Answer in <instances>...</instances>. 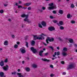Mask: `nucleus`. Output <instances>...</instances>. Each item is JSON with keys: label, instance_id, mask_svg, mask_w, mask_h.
Wrapping results in <instances>:
<instances>
[{"label": "nucleus", "instance_id": "nucleus-1", "mask_svg": "<svg viewBox=\"0 0 77 77\" xmlns=\"http://www.w3.org/2000/svg\"><path fill=\"white\" fill-rule=\"evenodd\" d=\"M47 38H48L46 39L45 41L46 43H47V44H48L49 43V42H48V41L49 42H53V41H54V38H53L51 37V39H50L49 37H48Z\"/></svg>", "mask_w": 77, "mask_h": 77}, {"label": "nucleus", "instance_id": "nucleus-2", "mask_svg": "<svg viewBox=\"0 0 77 77\" xmlns=\"http://www.w3.org/2000/svg\"><path fill=\"white\" fill-rule=\"evenodd\" d=\"M74 68V64L72 63L68 65L67 68L66 69L67 70L70 69H72Z\"/></svg>", "mask_w": 77, "mask_h": 77}, {"label": "nucleus", "instance_id": "nucleus-3", "mask_svg": "<svg viewBox=\"0 0 77 77\" xmlns=\"http://www.w3.org/2000/svg\"><path fill=\"white\" fill-rule=\"evenodd\" d=\"M54 5V4L53 3H51V4H49V6L51 7H49L48 8H49V10H53L54 9L55 7L54 6H53Z\"/></svg>", "mask_w": 77, "mask_h": 77}, {"label": "nucleus", "instance_id": "nucleus-4", "mask_svg": "<svg viewBox=\"0 0 77 77\" xmlns=\"http://www.w3.org/2000/svg\"><path fill=\"white\" fill-rule=\"evenodd\" d=\"M30 50L32 51L33 53H34V54L37 53V50H36V49H35V48L33 47H31Z\"/></svg>", "mask_w": 77, "mask_h": 77}, {"label": "nucleus", "instance_id": "nucleus-5", "mask_svg": "<svg viewBox=\"0 0 77 77\" xmlns=\"http://www.w3.org/2000/svg\"><path fill=\"white\" fill-rule=\"evenodd\" d=\"M2 68L4 71H7V70L9 69V66L8 65H6V66H4Z\"/></svg>", "mask_w": 77, "mask_h": 77}, {"label": "nucleus", "instance_id": "nucleus-6", "mask_svg": "<svg viewBox=\"0 0 77 77\" xmlns=\"http://www.w3.org/2000/svg\"><path fill=\"white\" fill-rule=\"evenodd\" d=\"M42 38L43 39H44L45 38L43 36L42 37H40L39 36H38L36 38H35L34 40H36V39H38V40H42Z\"/></svg>", "mask_w": 77, "mask_h": 77}, {"label": "nucleus", "instance_id": "nucleus-7", "mask_svg": "<svg viewBox=\"0 0 77 77\" xmlns=\"http://www.w3.org/2000/svg\"><path fill=\"white\" fill-rule=\"evenodd\" d=\"M48 30H49V31H53V30H55V28L54 27H50L48 28Z\"/></svg>", "mask_w": 77, "mask_h": 77}, {"label": "nucleus", "instance_id": "nucleus-8", "mask_svg": "<svg viewBox=\"0 0 77 77\" xmlns=\"http://www.w3.org/2000/svg\"><path fill=\"white\" fill-rule=\"evenodd\" d=\"M5 65V63L3 60H2L0 62V66H3Z\"/></svg>", "mask_w": 77, "mask_h": 77}, {"label": "nucleus", "instance_id": "nucleus-9", "mask_svg": "<svg viewBox=\"0 0 77 77\" xmlns=\"http://www.w3.org/2000/svg\"><path fill=\"white\" fill-rule=\"evenodd\" d=\"M41 24L43 26V27H46L47 25V23L45 22L42 21L41 23Z\"/></svg>", "mask_w": 77, "mask_h": 77}, {"label": "nucleus", "instance_id": "nucleus-10", "mask_svg": "<svg viewBox=\"0 0 77 77\" xmlns=\"http://www.w3.org/2000/svg\"><path fill=\"white\" fill-rule=\"evenodd\" d=\"M44 52V51H41L39 52V55L40 56H43V55L42 54V53H43V52Z\"/></svg>", "mask_w": 77, "mask_h": 77}, {"label": "nucleus", "instance_id": "nucleus-11", "mask_svg": "<svg viewBox=\"0 0 77 77\" xmlns=\"http://www.w3.org/2000/svg\"><path fill=\"white\" fill-rule=\"evenodd\" d=\"M23 5L25 6H30V5H31V3H28L26 4H23Z\"/></svg>", "mask_w": 77, "mask_h": 77}, {"label": "nucleus", "instance_id": "nucleus-12", "mask_svg": "<svg viewBox=\"0 0 77 77\" xmlns=\"http://www.w3.org/2000/svg\"><path fill=\"white\" fill-rule=\"evenodd\" d=\"M4 45H8V41L7 40H5L4 42Z\"/></svg>", "mask_w": 77, "mask_h": 77}, {"label": "nucleus", "instance_id": "nucleus-13", "mask_svg": "<svg viewBox=\"0 0 77 77\" xmlns=\"http://www.w3.org/2000/svg\"><path fill=\"white\" fill-rule=\"evenodd\" d=\"M35 44V42L33 40H32V42H31V45L32 46H34Z\"/></svg>", "mask_w": 77, "mask_h": 77}, {"label": "nucleus", "instance_id": "nucleus-14", "mask_svg": "<svg viewBox=\"0 0 77 77\" xmlns=\"http://www.w3.org/2000/svg\"><path fill=\"white\" fill-rule=\"evenodd\" d=\"M59 13L60 14H63V10H59Z\"/></svg>", "mask_w": 77, "mask_h": 77}, {"label": "nucleus", "instance_id": "nucleus-15", "mask_svg": "<svg viewBox=\"0 0 77 77\" xmlns=\"http://www.w3.org/2000/svg\"><path fill=\"white\" fill-rule=\"evenodd\" d=\"M42 60L44 61V62H50V60H48L46 59H43L42 58Z\"/></svg>", "mask_w": 77, "mask_h": 77}, {"label": "nucleus", "instance_id": "nucleus-16", "mask_svg": "<svg viewBox=\"0 0 77 77\" xmlns=\"http://www.w3.org/2000/svg\"><path fill=\"white\" fill-rule=\"evenodd\" d=\"M67 18H70L72 17V15H70V14H68L67 16Z\"/></svg>", "mask_w": 77, "mask_h": 77}, {"label": "nucleus", "instance_id": "nucleus-17", "mask_svg": "<svg viewBox=\"0 0 77 77\" xmlns=\"http://www.w3.org/2000/svg\"><path fill=\"white\" fill-rule=\"evenodd\" d=\"M21 52L22 53L24 54V53H26V50H25V49H22L21 50Z\"/></svg>", "mask_w": 77, "mask_h": 77}, {"label": "nucleus", "instance_id": "nucleus-18", "mask_svg": "<svg viewBox=\"0 0 77 77\" xmlns=\"http://www.w3.org/2000/svg\"><path fill=\"white\" fill-rule=\"evenodd\" d=\"M0 76L1 77H3V76H4V73L3 72H0Z\"/></svg>", "mask_w": 77, "mask_h": 77}, {"label": "nucleus", "instance_id": "nucleus-19", "mask_svg": "<svg viewBox=\"0 0 77 77\" xmlns=\"http://www.w3.org/2000/svg\"><path fill=\"white\" fill-rule=\"evenodd\" d=\"M69 42L70 43H73V39H70L69 40Z\"/></svg>", "mask_w": 77, "mask_h": 77}, {"label": "nucleus", "instance_id": "nucleus-20", "mask_svg": "<svg viewBox=\"0 0 77 77\" xmlns=\"http://www.w3.org/2000/svg\"><path fill=\"white\" fill-rule=\"evenodd\" d=\"M26 71H27V72H29L30 71V68H26Z\"/></svg>", "mask_w": 77, "mask_h": 77}, {"label": "nucleus", "instance_id": "nucleus-21", "mask_svg": "<svg viewBox=\"0 0 77 77\" xmlns=\"http://www.w3.org/2000/svg\"><path fill=\"white\" fill-rule=\"evenodd\" d=\"M59 23L60 25H63V22L62 21H60V22H59Z\"/></svg>", "mask_w": 77, "mask_h": 77}, {"label": "nucleus", "instance_id": "nucleus-22", "mask_svg": "<svg viewBox=\"0 0 77 77\" xmlns=\"http://www.w3.org/2000/svg\"><path fill=\"white\" fill-rule=\"evenodd\" d=\"M68 50V49L66 48H64L63 49V51H66Z\"/></svg>", "mask_w": 77, "mask_h": 77}, {"label": "nucleus", "instance_id": "nucleus-23", "mask_svg": "<svg viewBox=\"0 0 77 77\" xmlns=\"http://www.w3.org/2000/svg\"><path fill=\"white\" fill-rule=\"evenodd\" d=\"M48 48H51L52 52L54 51V49L53 48V47H52L51 46H49Z\"/></svg>", "mask_w": 77, "mask_h": 77}, {"label": "nucleus", "instance_id": "nucleus-24", "mask_svg": "<svg viewBox=\"0 0 77 77\" xmlns=\"http://www.w3.org/2000/svg\"><path fill=\"white\" fill-rule=\"evenodd\" d=\"M33 37H34V40L35 41V39H34L35 38H38L37 35H33Z\"/></svg>", "mask_w": 77, "mask_h": 77}, {"label": "nucleus", "instance_id": "nucleus-25", "mask_svg": "<svg viewBox=\"0 0 77 77\" xmlns=\"http://www.w3.org/2000/svg\"><path fill=\"white\" fill-rule=\"evenodd\" d=\"M60 29L61 30H63L64 29V27H63L62 26H61L60 27Z\"/></svg>", "mask_w": 77, "mask_h": 77}, {"label": "nucleus", "instance_id": "nucleus-26", "mask_svg": "<svg viewBox=\"0 0 77 77\" xmlns=\"http://www.w3.org/2000/svg\"><path fill=\"white\" fill-rule=\"evenodd\" d=\"M18 47V45H14V47L15 48H17Z\"/></svg>", "mask_w": 77, "mask_h": 77}, {"label": "nucleus", "instance_id": "nucleus-27", "mask_svg": "<svg viewBox=\"0 0 77 77\" xmlns=\"http://www.w3.org/2000/svg\"><path fill=\"white\" fill-rule=\"evenodd\" d=\"M29 19H28V18H25L24 19V21H25V22L27 21H28Z\"/></svg>", "mask_w": 77, "mask_h": 77}, {"label": "nucleus", "instance_id": "nucleus-28", "mask_svg": "<svg viewBox=\"0 0 77 77\" xmlns=\"http://www.w3.org/2000/svg\"><path fill=\"white\" fill-rule=\"evenodd\" d=\"M71 23L72 24H75V20H71Z\"/></svg>", "mask_w": 77, "mask_h": 77}, {"label": "nucleus", "instance_id": "nucleus-29", "mask_svg": "<svg viewBox=\"0 0 77 77\" xmlns=\"http://www.w3.org/2000/svg\"><path fill=\"white\" fill-rule=\"evenodd\" d=\"M63 55L64 56H66V53L65 52H63L62 53Z\"/></svg>", "mask_w": 77, "mask_h": 77}, {"label": "nucleus", "instance_id": "nucleus-30", "mask_svg": "<svg viewBox=\"0 0 77 77\" xmlns=\"http://www.w3.org/2000/svg\"><path fill=\"white\" fill-rule=\"evenodd\" d=\"M32 66L35 68L37 67V66H36L35 64H33L32 65Z\"/></svg>", "mask_w": 77, "mask_h": 77}, {"label": "nucleus", "instance_id": "nucleus-31", "mask_svg": "<svg viewBox=\"0 0 77 77\" xmlns=\"http://www.w3.org/2000/svg\"><path fill=\"white\" fill-rule=\"evenodd\" d=\"M26 46L27 47V48H28L29 47V46L28 45V42H26Z\"/></svg>", "mask_w": 77, "mask_h": 77}, {"label": "nucleus", "instance_id": "nucleus-32", "mask_svg": "<svg viewBox=\"0 0 77 77\" xmlns=\"http://www.w3.org/2000/svg\"><path fill=\"white\" fill-rule=\"evenodd\" d=\"M8 59L7 58H6L4 61V62L5 63H7V62H8Z\"/></svg>", "mask_w": 77, "mask_h": 77}, {"label": "nucleus", "instance_id": "nucleus-33", "mask_svg": "<svg viewBox=\"0 0 77 77\" xmlns=\"http://www.w3.org/2000/svg\"><path fill=\"white\" fill-rule=\"evenodd\" d=\"M71 8H74V7H75V6H74V5L73 4H72L71 5Z\"/></svg>", "mask_w": 77, "mask_h": 77}, {"label": "nucleus", "instance_id": "nucleus-34", "mask_svg": "<svg viewBox=\"0 0 77 77\" xmlns=\"http://www.w3.org/2000/svg\"><path fill=\"white\" fill-rule=\"evenodd\" d=\"M58 39L59 40H60V41H63V39H61V38L60 37H58Z\"/></svg>", "mask_w": 77, "mask_h": 77}, {"label": "nucleus", "instance_id": "nucleus-35", "mask_svg": "<svg viewBox=\"0 0 77 77\" xmlns=\"http://www.w3.org/2000/svg\"><path fill=\"white\" fill-rule=\"evenodd\" d=\"M38 26L40 28H42V26L41 24H38Z\"/></svg>", "mask_w": 77, "mask_h": 77}, {"label": "nucleus", "instance_id": "nucleus-36", "mask_svg": "<svg viewBox=\"0 0 77 77\" xmlns=\"http://www.w3.org/2000/svg\"><path fill=\"white\" fill-rule=\"evenodd\" d=\"M4 12V11L3 10H0V13L1 14H3V12Z\"/></svg>", "mask_w": 77, "mask_h": 77}, {"label": "nucleus", "instance_id": "nucleus-37", "mask_svg": "<svg viewBox=\"0 0 77 77\" xmlns=\"http://www.w3.org/2000/svg\"><path fill=\"white\" fill-rule=\"evenodd\" d=\"M53 22L54 23H57V21L56 20H55L53 21Z\"/></svg>", "mask_w": 77, "mask_h": 77}, {"label": "nucleus", "instance_id": "nucleus-38", "mask_svg": "<svg viewBox=\"0 0 77 77\" xmlns=\"http://www.w3.org/2000/svg\"><path fill=\"white\" fill-rule=\"evenodd\" d=\"M25 14H23L21 15V17H22L23 18H24L25 17Z\"/></svg>", "mask_w": 77, "mask_h": 77}, {"label": "nucleus", "instance_id": "nucleus-39", "mask_svg": "<svg viewBox=\"0 0 77 77\" xmlns=\"http://www.w3.org/2000/svg\"><path fill=\"white\" fill-rule=\"evenodd\" d=\"M57 13V12H56V11H53V13L54 14H56Z\"/></svg>", "mask_w": 77, "mask_h": 77}, {"label": "nucleus", "instance_id": "nucleus-40", "mask_svg": "<svg viewBox=\"0 0 77 77\" xmlns=\"http://www.w3.org/2000/svg\"><path fill=\"white\" fill-rule=\"evenodd\" d=\"M60 55V52L58 51L57 53V56H59Z\"/></svg>", "mask_w": 77, "mask_h": 77}, {"label": "nucleus", "instance_id": "nucleus-41", "mask_svg": "<svg viewBox=\"0 0 77 77\" xmlns=\"http://www.w3.org/2000/svg\"><path fill=\"white\" fill-rule=\"evenodd\" d=\"M29 17V15L28 14L25 15V17H26L25 18H28V17Z\"/></svg>", "mask_w": 77, "mask_h": 77}, {"label": "nucleus", "instance_id": "nucleus-42", "mask_svg": "<svg viewBox=\"0 0 77 77\" xmlns=\"http://www.w3.org/2000/svg\"><path fill=\"white\" fill-rule=\"evenodd\" d=\"M27 9H28V10L30 11V10L32 9V8H31V7H29Z\"/></svg>", "mask_w": 77, "mask_h": 77}, {"label": "nucleus", "instance_id": "nucleus-43", "mask_svg": "<svg viewBox=\"0 0 77 77\" xmlns=\"http://www.w3.org/2000/svg\"><path fill=\"white\" fill-rule=\"evenodd\" d=\"M54 74H51V75H50V77H54Z\"/></svg>", "mask_w": 77, "mask_h": 77}, {"label": "nucleus", "instance_id": "nucleus-44", "mask_svg": "<svg viewBox=\"0 0 77 77\" xmlns=\"http://www.w3.org/2000/svg\"><path fill=\"white\" fill-rule=\"evenodd\" d=\"M61 64H62V65H64V64H65V62L63 61H61Z\"/></svg>", "mask_w": 77, "mask_h": 77}, {"label": "nucleus", "instance_id": "nucleus-45", "mask_svg": "<svg viewBox=\"0 0 77 77\" xmlns=\"http://www.w3.org/2000/svg\"><path fill=\"white\" fill-rule=\"evenodd\" d=\"M27 22H28V23H29H29H32V21H29V20L27 21Z\"/></svg>", "mask_w": 77, "mask_h": 77}, {"label": "nucleus", "instance_id": "nucleus-46", "mask_svg": "<svg viewBox=\"0 0 77 77\" xmlns=\"http://www.w3.org/2000/svg\"><path fill=\"white\" fill-rule=\"evenodd\" d=\"M22 8L23 7L21 5L18 6V8Z\"/></svg>", "mask_w": 77, "mask_h": 77}, {"label": "nucleus", "instance_id": "nucleus-47", "mask_svg": "<svg viewBox=\"0 0 77 77\" xmlns=\"http://www.w3.org/2000/svg\"><path fill=\"white\" fill-rule=\"evenodd\" d=\"M48 52H47L46 53H45V55L47 56H48Z\"/></svg>", "mask_w": 77, "mask_h": 77}, {"label": "nucleus", "instance_id": "nucleus-48", "mask_svg": "<svg viewBox=\"0 0 77 77\" xmlns=\"http://www.w3.org/2000/svg\"><path fill=\"white\" fill-rule=\"evenodd\" d=\"M17 75H21V73H17Z\"/></svg>", "mask_w": 77, "mask_h": 77}, {"label": "nucleus", "instance_id": "nucleus-49", "mask_svg": "<svg viewBox=\"0 0 77 77\" xmlns=\"http://www.w3.org/2000/svg\"><path fill=\"white\" fill-rule=\"evenodd\" d=\"M43 45H45V46H47V45L46 43H45V42H43Z\"/></svg>", "mask_w": 77, "mask_h": 77}, {"label": "nucleus", "instance_id": "nucleus-50", "mask_svg": "<svg viewBox=\"0 0 77 77\" xmlns=\"http://www.w3.org/2000/svg\"><path fill=\"white\" fill-rule=\"evenodd\" d=\"M11 37H12V38H15V35H11Z\"/></svg>", "mask_w": 77, "mask_h": 77}, {"label": "nucleus", "instance_id": "nucleus-51", "mask_svg": "<svg viewBox=\"0 0 77 77\" xmlns=\"http://www.w3.org/2000/svg\"><path fill=\"white\" fill-rule=\"evenodd\" d=\"M4 6L5 7H6V6H8V4H5L4 5Z\"/></svg>", "mask_w": 77, "mask_h": 77}, {"label": "nucleus", "instance_id": "nucleus-52", "mask_svg": "<svg viewBox=\"0 0 77 77\" xmlns=\"http://www.w3.org/2000/svg\"><path fill=\"white\" fill-rule=\"evenodd\" d=\"M42 35L44 36H47V35L45 34L44 33H42Z\"/></svg>", "mask_w": 77, "mask_h": 77}, {"label": "nucleus", "instance_id": "nucleus-53", "mask_svg": "<svg viewBox=\"0 0 77 77\" xmlns=\"http://www.w3.org/2000/svg\"><path fill=\"white\" fill-rule=\"evenodd\" d=\"M50 18L51 19H53V17L52 16H50Z\"/></svg>", "mask_w": 77, "mask_h": 77}, {"label": "nucleus", "instance_id": "nucleus-54", "mask_svg": "<svg viewBox=\"0 0 77 77\" xmlns=\"http://www.w3.org/2000/svg\"><path fill=\"white\" fill-rule=\"evenodd\" d=\"M50 67L51 68H53V65H50Z\"/></svg>", "mask_w": 77, "mask_h": 77}, {"label": "nucleus", "instance_id": "nucleus-55", "mask_svg": "<svg viewBox=\"0 0 77 77\" xmlns=\"http://www.w3.org/2000/svg\"><path fill=\"white\" fill-rule=\"evenodd\" d=\"M42 9H43V10H45V8L44 7H42Z\"/></svg>", "mask_w": 77, "mask_h": 77}, {"label": "nucleus", "instance_id": "nucleus-56", "mask_svg": "<svg viewBox=\"0 0 77 77\" xmlns=\"http://www.w3.org/2000/svg\"><path fill=\"white\" fill-rule=\"evenodd\" d=\"M74 46L75 47V48H77V44H74Z\"/></svg>", "mask_w": 77, "mask_h": 77}, {"label": "nucleus", "instance_id": "nucleus-57", "mask_svg": "<svg viewBox=\"0 0 77 77\" xmlns=\"http://www.w3.org/2000/svg\"><path fill=\"white\" fill-rule=\"evenodd\" d=\"M63 75H66V73L64 72L63 73Z\"/></svg>", "mask_w": 77, "mask_h": 77}, {"label": "nucleus", "instance_id": "nucleus-58", "mask_svg": "<svg viewBox=\"0 0 77 77\" xmlns=\"http://www.w3.org/2000/svg\"><path fill=\"white\" fill-rule=\"evenodd\" d=\"M12 74H14V75H15V74H16V72H12L11 73Z\"/></svg>", "mask_w": 77, "mask_h": 77}, {"label": "nucleus", "instance_id": "nucleus-59", "mask_svg": "<svg viewBox=\"0 0 77 77\" xmlns=\"http://www.w3.org/2000/svg\"><path fill=\"white\" fill-rule=\"evenodd\" d=\"M22 9H27V7H23V8L22 7Z\"/></svg>", "mask_w": 77, "mask_h": 77}, {"label": "nucleus", "instance_id": "nucleus-60", "mask_svg": "<svg viewBox=\"0 0 77 77\" xmlns=\"http://www.w3.org/2000/svg\"><path fill=\"white\" fill-rule=\"evenodd\" d=\"M57 50H60V48H59V47L58 46L57 48Z\"/></svg>", "mask_w": 77, "mask_h": 77}, {"label": "nucleus", "instance_id": "nucleus-61", "mask_svg": "<svg viewBox=\"0 0 77 77\" xmlns=\"http://www.w3.org/2000/svg\"><path fill=\"white\" fill-rule=\"evenodd\" d=\"M19 77H24V76H23V75H19L18 76Z\"/></svg>", "mask_w": 77, "mask_h": 77}, {"label": "nucleus", "instance_id": "nucleus-62", "mask_svg": "<svg viewBox=\"0 0 77 77\" xmlns=\"http://www.w3.org/2000/svg\"><path fill=\"white\" fill-rule=\"evenodd\" d=\"M15 5L16 6H18V3H16L15 4Z\"/></svg>", "mask_w": 77, "mask_h": 77}, {"label": "nucleus", "instance_id": "nucleus-63", "mask_svg": "<svg viewBox=\"0 0 77 77\" xmlns=\"http://www.w3.org/2000/svg\"><path fill=\"white\" fill-rule=\"evenodd\" d=\"M72 46V44H70L69 45V47H71Z\"/></svg>", "mask_w": 77, "mask_h": 77}, {"label": "nucleus", "instance_id": "nucleus-64", "mask_svg": "<svg viewBox=\"0 0 77 77\" xmlns=\"http://www.w3.org/2000/svg\"><path fill=\"white\" fill-rule=\"evenodd\" d=\"M20 69H18V70H17V71L18 72H20Z\"/></svg>", "mask_w": 77, "mask_h": 77}]
</instances>
